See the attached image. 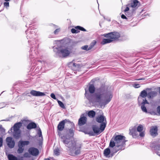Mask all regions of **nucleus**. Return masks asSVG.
Segmentation results:
<instances>
[{
  "label": "nucleus",
  "instance_id": "8fccbe9b",
  "mask_svg": "<svg viewBox=\"0 0 160 160\" xmlns=\"http://www.w3.org/2000/svg\"><path fill=\"white\" fill-rule=\"evenodd\" d=\"M60 31V29L59 28L56 29L54 32V33L55 34H58V32Z\"/></svg>",
  "mask_w": 160,
  "mask_h": 160
},
{
  "label": "nucleus",
  "instance_id": "0eeeda50",
  "mask_svg": "<svg viewBox=\"0 0 160 160\" xmlns=\"http://www.w3.org/2000/svg\"><path fill=\"white\" fill-rule=\"evenodd\" d=\"M126 137L121 135H116L114 138V140L116 142V144H122L125 141V143L127 141Z\"/></svg>",
  "mask_w": 160,
  "mask_h": 160
},
{
  "label": "nucleus",
  "instance_id": "2eb2a0df",
  "mask_svg": "<svg viewBox=\"0 0 160 160\" xmlns=\"http://www.w3.org/2000/svg\"><path fill=\"white\" fill-rule=\"evenodd\" d=\"M92 128L93 130L92 132L94 133V134L95 135H97L100 134L101 131L99 129V128L98 126L96 125H93L92 126Z\"/></svg>",
  "mask_w": 160,
  "mask_h": 160
},
{
  "label": "nucleus",
  "instance_id": "72a5a7b5",
  "mask_svg": "<svg viewBox=\"0 0 160 160\" xmlns=\"http://www.w3.org/2000/svg\"><path fill=\"white\" fill-rule=\"evenodd\" d=\"M74 63L75 65H73L72 69L73 70H77L80 68V65L78 63Z\"/></svg>",
  "mask_w": 160,
  "mask_h": 160
},
{
  "label": "nucleus",
  "instance_id": "20e7f679",
  "mask_svg": "<svg viewBox=\"0 0 160 160\" xmlns=\"http://www.w3.org/2000/svg\"><path fill=\"white\" fill-rule=\"evenodd\" d=\"M22 123L21 122L15 123L13 127L8 131V132H13V137L16 139H18L21 136V130L20 128L22 126Z\"/></svg>",
  "mask_w": 160,
  "mask_h": 160
},
{
  "label": "nucleus",
  "instance_id": "f3484780",
  "mask_svg": "<svg viewBox=\"0 0 160 160\" xmlns=\"http://www.w3.org/2000/svg\"><path fill=\"white\" fill-rule=\"evenodd\" d=\"M150 132L151 136L155 137L158 135V128L157 127H153L150 130Z\"/></svg>",
  "mask_w": 160,
  "mask_h": 160
},
{
  "label": "nucleus",
  "instance_id": "bb28decb",
  "mask_svg": "<svg viewBox=\"0 0 160 160\" xmlns=\"http://www.w3.org/2000/svg\"><path fill=\"white\" fill-rule=\"evenodd\" d=\"M18 142L23 147L25 145H28L30 143L29 141H23L22 140H20Z\"/></svg>",
  "mask_w": 160,
  "mask_h": 160
},
{
  "label": "nucleus",
  "instance_id": "7c9ffc66",
  "mask_svg": "<svg viewBox=\"0 0 160 160\" xmlns=\"http://www.w3.org/2000/svg\"><path fill=\"white\" fill-rule=\"evenodd\" d=\"M152 147L154 150L156 151H160V144L152 145Z\"/></svg>",
  "mask_w": 160,
  "mask_h": 160
},
{
  "label": "nucleus",
  "instance_id": "a18cd8bd",
  "mask_svg": "<svg viewBox=\"0 0 160 160\" xmlns=\"http://www.w3.org/2000/svg\"><path fill=\"white\" fill-rule=\"evenodd\" d=\"M69 133L71 134V136H73V135L74 132L73 129L72 128H70L69 129Z\"/></svg>",
  "mask_w": 160,
  "mask_h": 160
},
{
  "label": "nucleus",
  "instance_id": "79ce46f5",
  "mask_svg": "<svg viewBox=\"0 0 160 160\" xmlns=\"http://www.w3.org/2000/svg\"><path fill=\"white\" fill-rule=\"evenodd\" d=\"M73 65H75V64L74 63V62H70L68 64V67H71L72 68H73Z\"/></svg>",
  "mask_w": 160,
  "mask_h": 160
},
{
  "label": "nucleus",
  "instance_id": "f8f14e48",
  "mask_svg": "<svg viewBox=\"0 0 160 160\" xmlns=\"http://www.w3.org/2000/svg\"><path fill=\"white\" fill-rule=\"evenodd\" d=\"M151 88H146L145 89L143 90L141 92L138 98H139L140 99L141 97L144 98L147 96L148 97L147 92L151 91Z\"/></svg>",
  "mask_w": 160,
  "mask_h": 160
},
{
  "label": "nucleus",
  "instance_id": "aec40b11",
  "mask_svg": "<svg viewBox=\"0 0 160 160\" xmlns=\"http://www.w3.org/2000/svg\"><path fill=\"white\" fill-rule=\"evenodd\" d=\"M37 124L34 122H31L29 123L27 126V128L28 130H31L32 129H34L37 128Z\"/></svg>",
  "mask_w": 160,
  "mask_h": 160
},
{
  "label": "nucleus",
  "instance_id": "6ab92c4d",
  "mask_svg": "<svg viewBox=\"0 0 160 160\" xmlns=\"http://www.w3.org/2000/svg\"><path fill=\"white\" fill-rule=\"evenodd\" d=\"M96 121L100 123L104 122H107L105 117L102 115H100L98 117L96 118Z\"/></svg>",
  "mask_w": 160,
  "mask_h": 160
},
{
  "label": "nucleus",
  "instance_id": "603ef678",
  "mask_svg": "<svg viewBox=\"0 0 160 160\" xmlns=\"http://www.w3.org/2000/svg\"><path fill=\"white\" fill-rule=\"evenodd\" d=\"M133 86L135 88H138L140 87V85L139 84H135Z\"/></svg>",
  "mask_w": 160,
  "mask_h": 160
},
{
  "label": "nucleus",
  "instance_id": "473e14b6",
  "mask_svg": "<svg viewBox=\"0 0 160 160\" xmlns=\"http://www.w3.org/2000/svg\"><path fill=\"white\" fill-rule=\"evenodd\" d=\"M75 29H77L78 30H79L84 32L87 31V30L84 28L79 26H76L75 27Z\"/></svg>",
  "mask_w": 160,
  "mask_h": 160
},
{
  "label": "nucleus",
  "instance_id": "cd10ccee",
  "mask_svg": "<svg viewBox=\"0 0 160 160\" xmlns=\"http://www.w3.org/2000/svg\"><path fill=\"white\" fill-rule=\"evenodd\" d=\"M9 160H17V157L11 154H9L8 156Z\"/></svg>",
  "mask_w": 160,
  "mask_h": 160
},
{
  "label": "nucleus",
  "instance_id": "a19ab883",
  "mask_svg": "<svg viewBox=\"0 0 160 160\" xmlns=\"http://www.w3.org/2000/svg\"><path fill=\"white\" fill-rule=\"evenodd\" d=\"M71 32L72 33H78L80 32V31L76 30V29L72 28L71 30Z\"/></svg>",
  "mask_w": 160,
  "mask_h": 160
},
{
  "label": "nucleus",
  "instance_id": "13d9d810",
  "mask_svg": "<svg viewBox=\"0 0 160 160\" xmlns=\"http://www.w3.org/2000/svg\"><path fill=\"white\" fill-rule=\"evenodd\" d=\"M121 17L123 19H128V18L126 16H125L123 14L121 16Z\"/></svg>",
  "mask_w": 160,
  "mask_h": 160
},
{
  "label": "nucleus",
  "instance_id": "7ed1b4c3",
  "mask_svg": "<svg viewBox=\"0 0 160 160\" xmlns=\"http://www.w3.org/2000/svg\"><path fill=\"white\" fill-rule=\"evenodd\" d=\"M102 36L108 38H104L101 42L102 45L112 42L114 40L118 39L120 36V34L116 32H111L109 33H105Z\"/></svg>",
  "mask_w": 160,
  "mask_h": 160
},
{
  "label": "nucleus",
  "instance_id": "1a4fd4ad",
  "mask_svg": "<svg viewBox=\"0 0 160 160\" xmlns=\"http://www.w3.org/2000/svg\"><path fill=\"white\" fill-rule=\"evenodd\" d=\"M71 123V122L68 119H65L60 122L57 126V130L59 131H62L65 127L66 123Z\"/></svg>",
  "mask_w": 160,
  "mask_h": 160
},
{
  "label": "nucleus",
  "instance_id": "5701e85b",
  "mask_svg": "<svg viewBox=\"0 0 160 160\" xmlns=\"http://www.w3.org/2000/svg\"><path fill=\"white\" fill-rule=\"evenodd\" d=\"M110 153V150L109 148L105 149L104 151L103 154L104 156L106 157H110V156H109Z\"/></svg>",
  "mask_w": 160,
  "mask_h": 160
},
{
  "label": "nucleus",
  "instance_id": "39448f33",
  "mask_svg": "<svg viewBox=\"0 0 160 160\" xmlns=\"http://www.w3.org/2000/svg\"><path fill=\"white\" fill-rule=\"evenodd\" d=\"M38 40L34 39L32 40H28V42L30 44H33V45L31 46L30 50V58H33V56H34L35 55H37L38 54Z\"/></svg>",
  "mask_w": 160,
  "mask_h": 160
},
{
  "label": "nucleus",
  "instance_id": "5fc2aeb1",
  "mask_svg": "<svg viewBox=\"0 0 160 160\" xmlns=\"http://www.w3.org/2000/svg\"><path fill=\"white\" fill-rule=\"evenodd\" d=\"M140 134H139V135L140 136V137H143L145 135V134H144V132H142L141 131V132H140Z\"/></svg>",
  "mask_w": 160,
  "mask_h": 160
},
{
  "label": "nucleus",
  "instance_id": "4468645a",
  "mask_svg": "<svg viewBox=\"0 0 160 160\" xmlns=\"http://www.w3.org/2000/svg\"><path fill=\"white\" fill-rule=\"evenodd\" d=\"M29 30H28L26 31V34L27 35V37L28 39H31L32 38H34V36L36 35L35 34V32L34 30H31L29 31V32L28 33V32Z\"/></svg>",
  "mask_w": 160,
  "mask_h": 160
},
{
  "label": "nucleus",
  "instance_id": "4d7b16f0",
  "mask_svg": "<svg viewBox=\"0 0 160 160\" xmlns=\"http://www.w3.org/2000/svg\"><path fill=\"white\" fill-rule=\"evenodd\" d=\"M157 111L158 114L160 115V106H158L157 108Z\"/></svg>",
  "mask_w": 160,
  "mask_h": 160
},
{
  "label": "nucleus",
  "instance_id": "b1692460",
  "mask_svg": "<svg viewBox=\"0 0 160 160\" xmlns=\"http://www.w3.org/2000/svg\"><path fill=\"white\" fill-rule=\"evenodd\" d=\"M96 114L95 112L93 110L88 111V116L90 118H93L95 117Z\"/></svg>",
  "mask_w": 160,
  "mask_h": 160
},
{
  "label": "nucleus",
  "instance_id": "ea45409f",
  "mask_svg": "<svg viewBox=\"0 0 160 160\" xmlns=\"http://www.w3.org/2000/svg\"><path fill=\"white\" fill-rule=\"evenodd\" d=\"M5 129L2 127V125L0 124V133L3 134L5 132Z\"/></svg>",
  "mask_w": 160,
  "mask_h": 160
},
{
  "label": "nucleus",
  "instance_id": "864d4df0",
  "mask_svg": "<svg viewBox=\"0 0 160 160\" xmlns=\"http://www.w3.org/2000/svg\"><path fill=\"white\" fill-rule=\"evenodd\" d=\"M50 96L53 99H56V97H55V94L53 93H52L51 94Z\"/></svg>",
  "mask_w": 160,
  "mask_h": 160
},
{
  "label": "nucleus",
  "instance_id": "0e129e2a",
  "mask_svg": "<svg viewBox=\"0 0 160 160\" xmlns=\"http://www.w3.org/2000/svg\"><path fill=\"white\" fill-rule=\"evenodd\" d=\"M152 113H153L154 115H156V112H152Z\"/></svg>",
  "mask_w": 160,
  "mask_h": 160
},
{
  "label": "nucleus",
  "instance_id": "9d476101",
  "mask_svg": "<svg viewBox=\"0 0 160 160\" xmlns=\"http://www.w3.org/2000/svg\"><path fill=\"white\" fill-rule=\"evenodd\" d=\"M7 144L8 147L10 148H14L15 142L14 140H12V138L10 137H8L6 139Z\"/></svg>",
  "mask_w": 160,
  "mask_h": 160
},
{
  "label": "nucleus",
  "instance_id": "3c124183",
  "mask_svg": "<svg viewBox=\"0 0 160 160\" xmlns=\"http://www.w3.org/2000/svg\"><path fill=\"white\" fill-rule=\"evenodd\" d=\"M12 117H13L12 116L11 117H10L8 118H6V119L2 120L1 121H10Z\"/></svg>",
  "mask_w": 160,
  "mask_h": 160
},
{
  "label": "nucleus",
  "instance_id": "412c9836",
  "mask_svg": "<svg viewBox=\"0 0 160 160\" xmlns=\"http://www.w3.org/2000/svg\"><path fill=\"white\" fill-rule=\"evenodd\" d=\"M157 92L155 91H152L148 93V98H152L156 96Z\"/></svg>",
  "mask_w": 160,
  "mask_h": 160
},
{
  "label": "nucleus",
  "instance_id": "37998d69",
  "mask_svg": "<svg viewBox=\"0 0 160 160\" xmlns=\"http://www.w3.org/2000/svg\"><path fill=\"white\" fill-rule=\"evenodd\" d=\"M88 45H86L82 46L81 47V49H82L85 50L87 51H88Z\"/></svg>",
  "mask_w": 160,
  "mask_h": 160
},
{
  "label": "nucleus",
  "instance_id": "c756f323",
  "mask_svg": "<svg viewBox=\"0 0 160 160\" xmlns=\"http://www.w3.org/2000/svg\"><path fill=\"white\" fill-rule=\"evenodd\" d=\"M114 138V136H113V137L111 140L109 145V147L112 148H113L114 147H115L116 145H115V144H116V142H114V141L112 140Z\"/></svg>",
  "mask_w": 160,
  "mask_h": 160
},
{
  "label": "nucleus",
  "instance_id": "c9c22d12",
  "mask_svg": "<svg viewBox=\"0 0 160 160\" xmlns=\"http://www.w3.org/2000/svg\"><path fill=\"white\" fill-rule=\"evenodd\" d=\"M120 146H118V145L116 144V146L114 147L113 149V152L114 153H116L118 151L121 150L120 148H119V147Z\"/></svg>",
  "mask_w": 160,
  "mask_h": 160
},
{
  "label": "nucleus",
  "instance_id": "f03ea898",
  "mask_svg": "<svg viewBox=\"0 0 160 160\" xmlns=\"http://www.w3.org/2000/svg\"><path fill=\"white\" fill-rule=\"evenodd\" d=\"M61 131L57 130L58 134L61 136L62 142L65 144V146L68 148L70 151V155L72 156L78 155L80 153V149L82 144H76V142L70 137L68 138L67 135H63L61 132Z\"/></svg>",
  "mask_w": 160,
  "mask_h": 160
},
{
  "label": "nucleus",
  "instance_id": "9b49d317",
  "mask_svg": "<svg viewBox=\"0 0 160 160\" xmlns=\"http://www.w3.org/2000/svg\"><path fill=\"white\" fill-rule=\"evenodd\" d=\"M28 152L30 154L33 156H36L39 154L38 150L34 147L30 148L28 149Z\"/></svg>",
  "mask_w": 160,
  "mask_h": 160
},
{
  "label": "nucleus",
  "instance_id": "09e8293b",
  "mask_svg": "<svg viewBox=\"0 0 160 160\" xmlns=\"http://www.w3.org/2000/svg\"><path fill=\"white\" fill-rule=\"evenodd\" d=\"M3 138L2 137H0V148L2 147L3 145Z\"/></svg>",
  "mask_w": 160,
  "mask_h": 160
},
{
  "label": "nucleus",
  "instance_id": "69168bd1",
  "mask_svg": "<svg viewBox=\"0 0 160 160\" xmlns=\"http://www.w3.org/2000/svg\"><path fill=\"white\" fill-rule=\"evenodd\" d=\"M44 160H50V159L48 158H45L44 159Z\"/></svg>",
  "mask_w": 160,
  "mask_h": 160
},
{
  "label": "nucleus",
  "instance_id": "774afa93",
  "mask_svg": "<svg viewBox=\"0 0 160 160\" xmlns=\"http://www.w3.org/2000/svg\"><path fill=\"white\" fill-rule=\"evenodd\" d=\"M143 79H143V78H141V79H139V80H143Z\"/></svg>",
  "mask_w": 160,
  "mask_h": 160
},
{
  "label": "nucleus",
  "instance_id": "f704fd0d",
  "mask_svg": "<svg viewBox=\"0 0 160 160\" xmlns=\"http://www.w3.org/2000/svg\"><path fill=\"white\" fill-rule=\"evenodd\" d=\"M117 145L118 146H120L119 147V148H120L121 150L124 149L126 145V143H125V141H124L123 143L122 144H118Z\"/></svg>",
  "mask_w": 160,
  "mask_h": 160
},
{
  "label": "nucleus",
  "instance_id": "6e6552de",
  "mask_svg": "<svg viewBox=\"0 0 160 160\" xmlns=\"http://www.w3.org/2000/svg\"><path fill=\"white\" fill-rule=\"evenodd\" d=\"M138 101L139 106H141V108L142 111L144 112L147 113V109L145 106V104L149 103L147 100L145 98V99H143L142 102H141L140 98H138Z\"/></svg>",
  "mask_w": 160,
  "mask_h": 160
},
{
  "label": "nucleus",
  "instance_id": "58836bf2",
  "mask_svg": "<svg viewBox=\"0 0 160 160\" xmlns=\"http://www.w3.org/2000/svg\"><path fill=\"white\" fill-rule=\"evenodd\" d=\"M58 103L59 105L62 108H65V107L63 103V102H61V101H60L59 100H58Z\"/></svg>",
  "mask_w": 160,
  "mask_h": 160
},
{
  "label": "nucleus",
  "instance_id": "4c0bfd02",
  "mask_svg": "<svg viewBox=\"0 0 160 160\" xmlns=\"http://www.w3.org/2000/svg\"><path fill=\"white\" fill-rule=\"evenodd\" d=\"M38 135L39 137L40 138H41L42 139V132L41 131V129L40 128L38 127Z\"/></svg>",
  "mask_w": 160,
  "mask_h": 160
},
{
  "label": "nucleus",
  "instance_id": "338daca9",
  "mask_svg": "<svg viewBox=\"0 0 160 160\" xmlns=\"http://www.w3.org/2000/svg\"><path fill=\"white\" fill-rule=\"evenodd\" d=\"M6 2H8V1H9L10 0H4Z\"/></svg>",
  "mask_w": 160,
  "mask_h": 160
},
{
  "label": "nucleus",
  "instance_id": "dca6fc26",
  "mask_svg": "<svg viewBox=\"0 0 160 160\" xmlns=\"http://www.w3.org/2000/svg\"><path fill=\"white\" fill-rule=\"evenodd\" d=\"M87 121V118L85 116L81 117L79 119L78 124L80 126H82L86 123Z\"/></svg>",
  "mask_w": 160,
  "mask_h": 160
},
{
  "label": "nucleus",
  "instance_id": "de8ad7c7",
  "mask_svg": "<svg viewBox=\"0 0 160 160\" xmlns=\"http://www.w3.org/2000/svg\"><path fill=\"white\" fill-rule=\"evenodd\" d=\"M96 41L95 40H93V41L90 43V45L92 46V47H94V46L95 45L96 43Z\"/></svg>",
  "mask_w": 160,
  "mask_h": 160
},
{
  "label": "nucleus",
  "instance_id": "c85d7f7f",
  "mask_svg": "<svg viewBox=\"0 0 160 160\" xmlns=\"http://www.w3.org/2000/svg\"><path fill=\"white\" fill-rule=\"evenodd\" d=\"M85 97H86V98L88 100H90L91 99V95L89 93L88 91H87L86 89H85Z\"/></svg>",
  "mask_w": 160,
  "mask_h": 160
},
{
  "label": "nucleus",
  "instance_id": "4be33fe9",
  "mask_svg": "<svg viewBox=\"0 0 160 160\" xmlns=\"http://www.w3.org/2000/svg\"><path fill=\"white\" fill-rule=\"evenodd\" d=\"M107 124V122H104L101 123L100 125L99 129L101 131V132H102L105 129Z\"/></svg>",
  "mask_w": 160,
  "mask_h": 160
},
{
  "label": "nucleus",
  "instance_id": "052dcab7",
  "mask_svg": "<svg viewBox=\"0 0 160 160\" xmlns=\"http://www.w3.org/2000/svg\"><path fill=\"white\" fill-rule=\"evenodd\" d=\"M93 48V47H92V46H91L90 45L89 46V47L88 48V51H89V50H90L92 48Z\"/></svg>",
  "mask_w": 160,
  "mask_h": 160
},
{
  "label": "nucleus",
  "instance_id": "423d86ee",
  "mask_svg": "<svg viewBox=\"0 0 160 160\" xmlns=\"http://www.w3.org/2000/svg\"><path fill=\"white\" fill-rule=\"evenodd\" d=\"M56 53L59 57L62 58H66L69 55L70 52L68 49L67 48H62L58 49Z\"/></svg>",
  "mask_w": 160,
  "mask_h": 160
},
{
  "label": "nucleus",
  "instance_id": "49530a36",
  "mask_svg": "<svg viewBox=\"0 0 160 160\" xmlns=\"http://www.w3.org/2000/svg\"><path fill=\"white\" fill-rule=\"evenodd\" d=\"M4 6L6 8L9 7V2H5L3 3Z\"/></svg>",
  "mask_w": 160,
  "mask_h": 160
},
{
  "label": "nucleus",
  "instance_id": "2f4dec72",
  "mask_svg": "<svg viewBox=\"0 0 160 160\" xmlns=\"http://www.w3.org/2000/svg\"><path fill=\"white\" fill-rule=\"evenodd\" d=\"M82 131L85 134H88L90 136H94L95 135L92 131L88 132L87 130H83Z\"/></svg>",
  "mask_w": 160,
  "mask_h": 160
},
{
  "label": "nucleus",
  "instance_id": "393cba45",
  "mask_svg": "<svg viewBox=\"0 0 160 160\" xmlns=\"http://www.w3.org/2000/svg\"><path fill=\"white\" fill-rule=\"evenodd\" d=\"M18 148L17 150V152L18 153H22L23 152L24 150L23 147L18 142Z\"/></svg>",
  "mask_w": 160,
  "mask_h": 160
},
{
  "label": "nucleus",
  "instance_id": "f257e3e1",
  "mask_svg": "<svg viewBox=\"0 0 160 160\" xmlns=\"http://www.w3.org/2000/svg\"><path fill=\"white\" fill-rule=\"evenodd\" d=\"M89 92L94 94V97L97 102L101 105H105L110 102L112 97L113 94L104 83H102L100 86L95 89L93 84L90 85L88 88Z\"/></svg>",
  "mask_w": 160,
  "mask_h": 160
},
{
  "label": "nucleus",
  "instance_id": "bf43d9fd",
  "mask_svg": "<svg viewBox=\"0 0 160 160\" xmlns=\"http://www.w3.org/2000/svg\"><path fill=\"white\" fill-rule=\"evenodd\" d=\"M129 10V8L128 7H127L125 8V9L124 10V11L125 12H127V11H128Z\"/></svg>",
  "mask_w": 160,
  "mask_h": 160
},
{
  "label": "nucleus",
  "instance_id": "ddd939ff",
  "mask_svg": "<svg viewBox=\"0 0 160 160\" xmlns=\"http://www.w3.org/2000/svg\"><path fill=\"white\" fill-rule=\"evenodd\" d=\"M30 93L32 95L35 96H43L45 95L44 92L34 90H31Z\"/></svg>",
  "mask_w": 160,
  "mask_h": 160
},
{
  "label": "nucleus",
  "instance_id": "c03bdc74",
  "mask_svg": "<svg viewBox=\"0 0 160 160\" xmlns=\"http://www.w3.org/2000/svg\"><path fill=\"white\" fill-rule=\"evenodd\" d=\"M59 151L58 149H55L54 151V153L56 155H58L59 153Z\"/></svg>",
  "mask_w": 160,
  "mask_h": 160
},
{
  "label": "nucleus",
  "instance_id": "e433bc0d",
  "mask_svg": "<svg viewBox=\"0 0 160 160\" xmlns=\"http://www.w3.org/2000/svg\"><path fill=\"white\" fill-rule=\"evenodd\" d=\"M143 129V126L141 124L139 125L137 128V131L141 132Z\"/></svg>",
  "mask_w": 160,
  "mask_h": 160
},
{
  "label": "nucleus",
  "instance_id": "6e6d98bb",
  "mask_svg": "<svg viewBox=\"0 0 160 160\" xmlns=\"http://www.w3.org/2000/svg\"><path fill=\"white\" fill-rule=\"evenodd\" d=\"M126 15L127 17H129L132 15V12H131V13H130V14H129V12H127L126 13Z\"/></svg>",
  "mask_w": 160,
  "mask_h": 160
},
{
  "label": "nucleus",
  "instance_id": "e2e57ef3",
  "mask_svg": "<svg viewBox=\"0 0 160 160\" xmlns=\"http://www.w3.org/2000/svg\"><path fill=\"white\" fill-rule=\"evenodd\" d=\"M17 160H23V158L22 157H21L20 158H17Z\"/></svg>",
  "mask_w": 160,
  "mask_h": 160
},
{
  "label": "nucleus",
  "instance_id": "680f3d73",
  "mask_svg": "<svg viewBox=\"0 0 160 160\" xmlns=\"http://www.w3.org/2000/svg\"><path fill=\"white\" fill-rule=\"evenodd\" d=\"M93 48V47H92V46H91L90 45L89 46V47L88 48V51H89V50H90L92 48Z\"/></svg>",
  "mask_w": 160,
  "mask_h": 160
},
{
  "label": "nucleus",
  "instance_id": "a211bd4d",
  "mask_svg": "<svg viewBox=\"0 0 160 160\" xmlns=\"http://www.w3.org/2000/svg\"><path fill=\"white\" fill-rule=\"evenodd\" d=\"M129 134L131 135H132L133 138H135L137 136V131L136 130V128L135 127H134L132 128L131 129L130 128Z\"/></svg>",
  "mask_w": 160,
  "mask_h": 160
},
{
  "label": "nucleus",
  "instance_id": "a878e982",
  "mask_svg": "<svg viewBox=\"0 0 160 160\" xmlns=\"http://www.w3.org/2000/svg\"><path fill=\"white\" fill-rule=\"evenodd\" d=\"M138 3H140L138 0H134L133 1L130 3L131 7L132 8H135L137 7Z\"/></svg>",
  "mask_w": 160,
  "mask_h": 160
}]
</instances>
